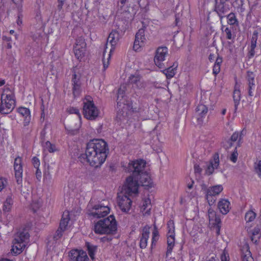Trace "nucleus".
Listing matches in <instances>:
<instances>
[{
  "instance_id": "obj_1",
  "label": "nucleus",
  "mask_w": 261,
  "mask_h": 261,
  "mask_svg": "<svg viewBox=\"0 0 261 261\" xmlns=\"http://www.w3.org/2000/svg\"><path fill=\"white\" fill-rule=\"evenodd\" d=\"M108 152L107 143L103 140L93 139L87 144L85 155L89 164L97 168L105 162Z\"/></svg>"
},
{
  "instance_id": "obj_2",
  "label": "nucleus",
  "mask_w": 261,
  "mask_h": 261,
  "mask_svg": "<svg viewBox=\"0 0 261 261\" xmlns=\"http://www.w3.org/2000/svg\"><path fill=\"white\" fill-rule=\"evenodd\" d=\"M117 222L113 215L99 220L94 227V231L97 234H112L117 230Z\"/></svg>"
},
{
  "instance_id": "obj_3",
  "label": "nucleus",
  "mask_w": 261,
  "mask_h": 261,
  "mask_svg": "<svg viewBox=\"0 0 261 261\" xmlns=\"http://www.w3.org/2000/svg\"><path fill=\"white\" fill-rule=\"evenodd\" d=\"M14 95L9 88L5 89L1 95V102L0 105V113L9 114L15 107Z\"/></svg>"
},
{
  "instance_id": "obj_4",
  "label": "nucleus",
  "mask_w": 261,
  "mask_h": 261,
  "mask_svg": "<svg viewBox=\"0 0 261 261\" xmlns=\"http://www.w3.org/2000/svg\"><path fill=\"white\" fill-rule=\"evenodd\" d=\"M139 178L137 176L130 175L126 179L121 192L127 193L128 195H136L138 193Z\"/></svg>"
},
{
  "instance_id": "obj_5",
  "label": "nucleus",
  "mask_w": 261,
  "mask_h": 261,
  "mask_svg": "<svg viewBox=\"0 0 261 261\" xmlns=\"http://www.w3.org/2000/svg\"><path fill=\"white\" fill-rule=\"evenodd\" d=\"M99 111L92 101L88 100L84 102L83 114L89 120H94L98 115Z\"/></svg>"
},
{
  "instance_id": "obj_6",
  "label": "nucleus",
  "mask_w": 261,
  "mask_h": 261,
  "mask_svg": "<svg viewBox=\"0 0 261 261\" xmlns=\"http://www.w3.org/2000/svg\"><path fill=\"white\" fill-rule=\"evenodd\" d=\"M132 196L121 191L118 193L117 203L122 212L127 213L130 209L132 201L130 197Z\"/></svg>"
},
{
  "instance_id": "obj_7",
  "label": "nucleus",
  "mask_w": 261,
  "mask_h": 261,
  "mask_svg": "<svg viewBox=\"0 0 261 261\" xmlns=\"http://www.w3.org/2000/svg\"><path fill=\"white\" fill-rule=\"evenodd\" d=\"M168 56V49L166 46L159 47L156 51L154 57V62L156 66L160 68L165 66L164 62Z\"/></svg>"
},
{
  "instance_id": "obj_8",
  "label": "nucleus",
  "mask_w": 261,
  "mask_h": 261,
  "mask_svg": "<svg viewBox=\"0 0 261 261\" xmlns=\"http://www.w3.org/2000/svg\"><path fill=\"white\" fill-rule=\"evenodd\" d=\"M146 162L143 160L132 161L128 164V168L132 175L138 177V175L144 172Z\"/></svg>"
},
{
  "instance_id": "obj_9",
  "label": "nucleus",
  "mask_w": 261,
  "mask_h": 261,
  "mask_svg": "<svg viewBox=\"0 0 261 261\" xmlns=\"http://www.w3.org/2000/svg\"><path fill=\"white\" fill-rule=\"evenodd\" d=\"M109 213L110 208L108 206L96 205L90 210L89 215L94 218H100L105 217Z\"/></svg>"
},
{
  "instance_id": "obj_10",
  "label": "nucleus",
  "mask_w": 261,
  "mask_h": 261,
  "mask_svg": "<svg viewBox=\"0 0 261 261\" xmlns=\"http://www.w3.org/2000/svg\"><path fill=\"white\" fill-rule=\"evenodd\" d=\"M15 177L18 185L21 187L22 182V164L21 158L18 156L15 158L14 163Z\"/></svg>"
},
{
  "instance_id": "obj_11",
  "label": "nucleus",
  "mask_w": 261,
  "mask_h": 261,
  "mask_svg": "<svg viewBox=\"0 0 261 261\" xmlns=\"http://www.w3.org/2000/svg\"><path fill=\"white\" fill-rule=\"evenodd\" d=\"M223 189L222 186L218 185L210 187L206 190V198L210 205L213 204L215 201L213 197L219 195Z\"/></svg>"
},
{
  "instance_id": "obj_12",
  "label": "nucleus",
  "mask_w": 261,
  "mask_h": 261,
  "mask_svg": "<svg viewBox=\"0 0 261 261\" xmlns=\"http://www.w3.org/2000/svg\"><path fill=\"white\" fill-rule=\"evenodd\" d=\"M128 84L132 85L133 87L138 89H144L146 87V83L143 81L141 77L138 74H132L128 79Z\"/></svg>"
},
{
  "instance_id": "obj_13",
  "label": "nucleus",
  "mask_w": 261,
  "mask_h": 261,
  "mask_svg": "<svg viewBox=\"0 0 261 261\" xmlns=\"http://www.w3.org/2000/svg\"><path fill=\"white\" fill-rule=\"evenodd\" d=\"M145 41L144 30L142 29H140L136 34L133 46L134 50L136 51L139 50L142 46H144Z\"/></svg>"
},
{
  "instance_id": "obj_14",
  "label": "nucleus",
  "mask_w": 261,
  "mask_h": 261,
  "mask_svg": "<svg viewBox=\"0 0 261 261\" xmlns=\"http://www.w3.org/2000/svg\"><path fill=\"white\" fill-rule=\"evenodd\" d=\"M72 93L75 97L80 96L81 92V75L74 72L72 78Z\"/></svg>"
},
{
  "instance_id": "obj_15",
  "label": "nucleus",
  "mask_w": 261,
  "mask_h": 261,
  "mask_svg": "<svg viewBox=\"0 0 261 261\" xmlns=\"http://www.w3.org/2000/svg\"><path fill=\"white\" fill-rule=\"evenodd\" d=\"M27 245V244L25 242H23L20 237L16 235L11 251L15 254H19L25 248Z\"/></svg>"
},
{
  "instance_id": "obj_16",
  "label": "nucleus",
  "mask_w": 261,
  "mask_h": 261,
  "mask_svg": "<svg viewBox=\"0 0 261 261\" xmlns=\"http://www.w3.org/2000/svg\"><path fill=\"white\" fill-rule=\"evenodd\" d=\"M216 4L215 7V11L219 16L221 21L223 18L226 16V14L229 11V6L228 4L219 3L217 4V0H215Z\"/></svg>"
},
{
  "instance_id": "obj_17",
  "label": "nucleus",
  "mask_w": 261,
  "mask_h": 261,
  "mask_svg": "<svg viewBox=\"0 0 261 261\" xmlns=\"http://www.w3.org/2000/svg\"><path fill=\"white\" fill-rule=\"evenodd\" d=\"M69 256L70 261H87L88 257L85 253H80L77 250H72L70 251Z\"/></svg>"
},
{
  "instance_id": "obj_18",
  "label": "nucleus",
  "mask_w": 261,
  "mask_h": 261,
  "mask_svg": "<svg viewBox=\"0 0 261 261\" xmlns=\"http://www.w3.org/2000/svg\"><path fill=\"white\" fill-rule=\"evenodd\" d=\"M207 111V108L203 104H200L197 106L196 108V116L199 124L203 122L202 118L206 116Z\"/></svg>"
},
{
  "instance_id": "obj_19",
  "label": "nucleus",
  "mask_w": 261,
  "mask_h": 261,
  "mask_svg": "<svg viewBox=\"0 0 261 261\" xmlns=\"http://www.w3.org/2000/svg\"><path fill=\"white\" fill-rule=\"evenodd\" d=\"M219 165V157L217 153L213 155V159L211 161L206 169V173L208 175L212 174L215 169H217Z\"/></svg>"
},
{
  "instance_id": "obj_20",
  "label": "nucleus",
  "mask_w": 261,
  "mask_h": 261,
  "mask_svg": "<svg viewBox=\"0 0 261 261\" xmlns=\"http://www.w3.org/2000/svg\"><path fill=\"white\" fill-rule=\"evenodd\" d=\"M120 38V35L119 32L116 30H113L109 34L108 38L107 44L109 42L112 46L110 52L112 49H114L115 45L119 42Z\"/></svg>"
},
{
  "instance_id": "obj_21",
  "label": "nucleus",
  "mask_w": 261,
  "mask_h": 261,
  "mask_svg": "<svg viewBox=\"0 0 261 261\" xmlns=\"http://www.w3.org/2000/svg\"><path fill=\"white\" fill-rule=\"evenodd\" d=\"M218 207L221 213L226 215L230 210V203L226 199H221L218 202Z\"/></svg>"
},
{
  "instance_id": "obj_22",
  "label": "nucleus",
  "mask_w": 261,
  "mask_h": 261,
  "mask_svg": "<svg viewBox=\"0 0 261 261\" xmlns=\"http://www.w3.org/2000/svg\"><path fill=\"white\" fill-rule=\"evenodd\" d=\"M150 227L148 226H145L142 231V237L140 242V247L142 249L145 248L147 245V241L149 238Z\"/></svg>"
},
{
  "instance_id": "obj_23",
  "label": "nucleus",
  "mask_w": 261,
  "mask_h": 261,
  "mask_svg": "<svg viewBox=\"0 0 261 261\" xmlns=\"http://www.w3.org/2000/svg\"><path fill=\"white\" fill-rule=\"evenodd\" d=\"M254 76L253 72H248L247 79L248 81V95L250 96L253 95V91L255 87V84L254 83Z\"/></svg>"
},
{
  "instance_id": "obj_24",
  "label": "nucleus",
  "mask_w": 261,
  "mask_h": 261,
  "mask_svg": "<svg viewBox=\"0 0 261 261\" xmlns=\"http://www.w3.org/2000/svg\"><path fill=\"white\" fill-rule=\"evenodd\" d=\"M18 112L24 117V126L29 124L31 121V115L30 110L27 108L21 107L18 109Z\"/></svg>"
},
{
  "instance_id": "obj_25",
  "label": "nucleus",
  "mask_w": 261,
  "mask_h": 261,
  "mask_svg": "<svg viewBox=\"0 0 261 261\" xmlns=\"http://www.w3.org/2000/svg\"><path fill=\"white\" fill-rule=\"evenodd\" d=\"M69 221V212L68 211L64 212L60 221L59 227H60L61 229H63V230L65 231L68 229V224Z\"/></svg>"
},
{
  "instance_id": "obj_26",
  "label": "nucleus",
  "mask_w": 261,
  "mask_h": 261,
  "mask_svg": "<svg viewBox=\"0 0 261 261\" xmlns=\"http://www.w3.org/2000/svg\"><path fill=\"white\" fill-rule=\"evenodd\" d=\"M138 178L142 186H149L152 183L150 177L146 172L139 175Z\"/></svg>"
},
{
  "instance_id": "obj_27",
  "label": "nucleus",
  "mask_w": 261,
  "mask_h": 261,
  "mask_svg": "<svg viewBox=\"0 0 261 261\" xmlns=\"http://www.w3.org/2000/svg\"><path fill=\"white\" fill-rule=\"evenodd\" d=\"M177 67V64L174 63L172 66L162 70V72L165 74L167 79H170L175 75Z\"/></svg>"
},
{
  "instance_id": "obj_28",
  "label": "nucleus",
  "mask_w": 261,
  "mask_h": 261,
  "mask_svg": "<svg viewBox=\"0 0 261 261\" xmlns=\"http://www.w3.org/2000/svg\"><path fill=\"white\" fill-rule=\"evenodd\" d=\"M258 33L256 31L253 32L251 40L250 49L249 52V58L254 56L255 54L254 49L256 46V41L257 40Z\"/></svg>"
},
{
  "instance_id": "obj_29",
  "label": "nucleus",
  "mask_w": 261,
  "mask_h": 261,
  "mask_svg": "<svg viewBox=\"0 0 261 261\" xmlns=\"http://www.w3.org/2000/svg\"><path fill=\"white\" fill-rule=\"evenodd\" d=\"M126 90V85L123 84L120 85L118 90V94H117V105H121V103L124 104V101H121L125 97V92Z\"/></svg>"
},
{
  "instance_id": "obj_30",
  "label": "nucleus",
  "mask_w": 261,
  "mask_h": 261,
  "mask_svg": "<svg viewBox=\"0 0 261 261\" xmlns=\"http://www.w3.org/2000/svg\"><path fill=\"white\" fill-rule=\"evenodd\" d=\"M208 217L210 222L213 224H219L221 222V220L217 216L216 212L211 208L208 211Z\"/></svg>"
},
{
  "instance_id": "obj_31",
  "label": "nucleus",
  "mask_w": 261,
  "mask_h": 261,
  "mask_svg": "<svg viewBox=\"0 0 261 261\" xmlns=\"http://www.w3.org/2000/svg\"><path fill=\"white\" fill-rule=\"evenodd\" d=\"M242 261H253L248 245L244 246L242 250Z\"/></svg>"
},
{
  "instance_id": "obj_32",
  "label": "nucleus",
  "mask_w": 261,
  "mask_h": 261,
  "mask_svg": "<svg viewBox=\"0 0 261 261\" xmlns=\"http://www.w3.org/2000/svg\"><path fill=\"white\" fill-rule=\"evenodd\" d=\"M175 242V234L171 235L167 234V255L170 254L172 252V249L174 246Z\"/></svg>"
},
{
  "instance_id": "obj_33",
  "label": "nucleus",
  "mask_w": 261,
  "mask_h": 261,
  "mask_svg": "<svg viewBox=\"0 0 261 261\" xmlns=\"http://www.w3.org/2000/svg\"><path fill=\"white\" fill-rule=\"evenodd\" d=\"M260 237V230L258 227H255L251 232V239L255 244L257 243Z\"/></svg>"
},
{
  "instance_id": "obj_34",
  "label": "nucleus",
  "mask_w": 261,
  "mask_h": 261,
  "mask_svg": "<svg viewBox=\"0 0 261 261\" xmlns=\"http://www.w3.org/2000/svg\"><path fill=\"white\" fill-rule=\"evenodd\" d=\"M222 58L220 57L218 55L216 59V61L213 67V73L215 75L218 74L220 71V67L222 63Z\"/></svg>"
},
{
  "instance_id": "obj_35",
  "label": "nucleus",
  "mask_w": 261,
  "mask_h": 261,
  "mask_svg": "<svg viewBox=\"0 0 261 261\" xmlns=\"http://www.w3.org/2000/svg\"><path fill=\"white\" fill-rule=\"evenodd\" d=\"M43 149L45 151H47L50 153L55 152L58 150L55 144H51L49 141H46L43 145Z\"/></svg>"
},
{
  "instance_id": "obj_36",
  "label": "nucleus",
  "mask_w": 261,
  "mask_h": 261,
  "mask_svg": "<svg viewBox=\"0 0 261 261\" xmlns=\"http://www.w3.org/2000/svg\"><path fill=\"white\" fill-rule=\"evenodd\" d=\"M13 203V201L11 196H8L4 203L3 211L7 212H9L12 208Z\"/></svg>"
},
{
  "instance_id": "obj_37",
  "label": "nucleus",
  "mask_w": 261,
  "mask_h": 261,
  "mask_svg": "<svg viewBox=\"0 0 261 261\" xmlns=\"http://www.w3.org/2000/svg\"><path fill=\"white\" fill-rule=\"evenodd\" d=\"M150 204H151V202H150V199H145L144 200L141 208L143 211H145V210H146V211L144 212L145 214H150V211L151 210V205Z\"/></svg>"
},
{
  "instance_id": "obj_38",
  "label": "nucleus",
  "mask_w": 261,
  "mask_h": 261,
  "mask_svg": "<svg viewBox=\"0 0 261 261\" xmlns=\"http://www.w3.org/2000/svg\"><path fill=\"white\" fill-rule=\"evenodd\" d=\"M85 48L74 47V52L76 58L78 60H81L84 56Z\"/></svg>"
},
{
  "instance_id": "obj_39",
  "label": "nucleus",
  "mask_w": 261,
  "mask_h": 261,
  "mask_svg": "<svg viewBox=\"0 0 261 261\" xmlns=\"http://www.w3.org/2000/svg\"><path fill=\"white\" fill-rule=\"evenodd\" d=\"M42 204V201L41 199L34 200L31 205V207L34 212H36L41 206Z\"/></svg>"
},
{
  "instance_id": "obj_40",
  "label": "nucleus",
  "mask_w": 261,
  "mask_h": 261,
  "mask_svg": "<svg viewBox=\"0 0 261 261\" xmlns=\"http://www.w3.org/2000/svg\"><path fill=\"white\" fill-rule=\"evenodd\" d=\"M233 97L234 102L235 109L236 110L241 99V92L239 90L236 89L234 90Z\"/></svg>"
},
{
  "instance_id": "obj_41",
  "label": "nucleus",
  "mask_w": 261,
  "mask_h": 261,
  "mask_svg": "<svg viewBox=\"0 0 261 261\" xmlns=\"http://www.w3.org/2000/svg\"><path fill=\"white\" fill-rule=\"evenodd\" d=\"M111 58L110 52L107 54H106V51L103 52V70H105L109 66V61Z\"/></svg>"
},
{
  "instance_id": "obj_42",
  "label": "nucleus",
  "mask_w": 261,
  "mask_h": 261,
  "mask_svg": "<svg viewBox=\"0 0 261 261\" xmlns=\"http://www.w3.org/2000/svg\"><path fill=\"white\" fill-rule=\"evenodd\" d=\"M256 214L252 211H248L245 216V219L247 222H252L256 217Z\"/></svg>"
},
{
  "instance_id": "obj_43",
  "label": "nucleus",
  "mask_w": 261,
  "mask_h": 261,
  "mask_svg": "<svg viewBox=\"0 0 261 261\" xmlns=\"http://www.w3.org/2000/svg\"><path fill=\"white\" fill-rule=\"evenodd\" d=\"M86 246L88 251V254L91 259L94 258L95 252L96 249V246L91 245L89 243H86Z\"/></svg>"
},
{
  "instance_id": "obj_44",
  "label": "nucleus",
  "mask_w": 261,
  "mask_h": 261,
  "mask_svg": "<svg viewBox=\"0 0 261 261\" xmlns=\"http://www.w3.org/2000/svg\"><path fill=\"white\" fill-rule=\"evenodd\" d=\"M228 19V23L230 25H234L238 22L237 19L233 13H230L226 15Z\"/></svg>"
},
{
  "instance_id": "obj_45",
  "label": "nucleus",
  "mask_w": 261,
  "mask_h": 261,
  "mask_svg": "<svg viewBox=\"0 0 261 261\" xmlns=\"http://www.w3.org/2000/svg\"><path fill=\"white\" fill-rule=\"evenodd\" d=\"M168 233L167 234L174 235V224L172 220H170L167 223Z\"/></svg>"
},
{
  "instance_id": "obj_46",
  "label": "nucleus",
  "mask_w": 261,
  "mask_h": 261,
  "mask_svg": "<svg viewBox=\"0 0 261 261\" xmlns=\"http://www.w3.org/2000/svg\"><path fill=\"white\" fill-rule=\"evenodd\" d=\"M16 236L18 237H20L21 239V240H22L23 242H25L27 244L28 243L30 236L28 232L22 231L20 232H18L17 233Z\"/></svg>"
},
{
  "instance_id": "obj_47",
  "label": "nucleus",
  "mask_w": 261,
  "mask_h": 261,
  "mask_svg": "<svg viewBox=\"0 0 261 261\" xmlns=\"http://www.w3.org/2000/svg\"><path fill=\"white\" fill-rule=\"evenodd\" d=\"M86 44L83 38H79L76 40L74 47H79L80 48H86Z\"/></svg>"
},
{
  "instance_id": "obj_48",
  "label": "nucleus",
  "mask_w": 261,
  "mask_h": 261,
  "mask_svg": "<svg viewBox=\"0 0 261 261\" xmlns=\"http://www.w3.org/2000/svg\"><path fill=\"white\" fill-rule=\"evenodd\" d=\"M67 112L69 114H76L77 116V118H78L79 121L81 120V114L80 113L79 110L77 109L73 108V107H70V108H68L67 109Z\"/></svg>"
},
{
  "instance_id": "obj_49",
  "label": "nucleus",
  "mask_w": 261,
  "mask_h": 261,
  "mask_svg": "<svg viewBox=\"0 0 261 261\" xmlns=\"http://www.w3.org/2000/svg\"><path fill=\"white\" fill-rule=\"evenodd\" d=\"M65 230L59 227L54 236V239L56 241L58 240L63 235V233Z\"/></svg>"
},
{
  "instance_id": "obj_50",
  "label": "nucleus",
  "mask_w": 261,
  "mask_h": 261,
  "mask_svg": "<svg viewBox=\"0 0 261 261\" xmlns=\"http://www.w3.org/2000/svg\"><path fill=\"white\" fill-rule=\"evenodd\" d=\"M159 238V232L157 230L156 227L155 225L154 226V230L152 232V245L154 243H155Z\"/></svg>"
},
{
  "instance_id": "obj_51",
  "label": "nucleus",
  "mask_w": 261,
  "mask_h": 261,
  "mask_svg": "<svg viewBox=\"0 0 261 261\" xmlns=\"http://www.w3.org/2000/svg\"><path fill=\"white\" fill-rule=\"evenodd\" d=\"M254 169L256 173L259 176H261V160L257 161L254 164Z\"/></svg>"
},
{
  "instance_id": "obj_52",
  "label": "nucleus",
  "mask_w": 261,
  "mask_h": 261,
  "mask_svg": "<svg viewBox=\"0 0 261 261\" xmlns=\"http://www.w3.org/2000/svg\"><path fill=\"white\" fill-rule=\"evenodd\" d=\"M238 153L237 151V147L235 148L234 151L231 153L230 156V160L233 163H236L237 161Z\"/></svg>"
},
{
  "instance_id": "obj_53",
  "label": "nucleus",
  "mask_w": 261,
  "mask_h": 261,
  "mask_svg": "<svg viewBox=\"0 0 261 261\" xmlns=\"http://www.w3.org/2000/svg\"><path fill=\"white\" fill-rule=\"evenodd\" d=\"M224 32L226 35L227 39L231 40L232 39V34L231 30L228 28H226Z\"/></svg>"
},
{
  "instance_id": "obj_54",
  "label": "nucleus",
  "mask_w": 261,
  "mask_h": 261,
  "mask_svg": "<svg viewBox=\"0 0 261 261\" xmlns=\"http://www.w3.org/2000/svg\"><path fill=\"white\" fill-rule=\"evenodd\" d=\"M221 261H228V254L224 251L221 256Z\"/></svg>"
},
{
  "instance_id": "obj_55",
  "label": "nucleus",
  "mask_w": 261,
  "mask_h": 261,
  "mask_svg": "<svg viewBox=\"0 0 261 261\" xmlns=\"http://www.w3.org/2000/svg\"><path fill=\"white\" fill-rule=\"evenodd\" d=\"M33 163L35 168H39L40 162L38 158H37L36 157H34L33 158Z\"/></svg>"
},
{
  "instance_id": "obj_56",
  "label": "nucleus",
  "mask_w": 261,
  "mask_h": 261,
  "mask_svg": "<svg viewBox=\"0 0 261 261\" xmlns=\"http://www.w3.org/2000/svg\"><path fill=\"white\" fill-rule=\"evenodd\" d=\"M58 4L57 6V10L59 11H61L62 10L63 6L64 5V1L63 0H58Z\"/></svg>"
},
{
  "instance_id": "obj_57",
  "label": "nucleus",
  "mask_w": 261,
  "mask_h": 261,
  "mask_svg": "<svg viewBox=\"0 0 261 261\" xmlns=\"http://www.w3.org/2000/svg\"><path fill=\"white\" fill-rule=\"evenodd\" d=\"M6 180L3 178H0V191H1L5 187Z\"/></svg>"
},
{
  "instance_id": "obj_58",
  "label": "nucleus",
  "mask_w": 261,
  "mask_h": 261,
  "mask_svg": "<svg viewBox=\"0 0 261 261\" xmlns=\"http://www.w3.org/2000/svg\"><path fill=\"white\" fill-rule=\"evenodd\" d=\"M238 137H239L238 133L235 132L231 136L230 140L232 142H235L237 140Z\"/></svg>"
},
{
  "instance_id": "obj_59",
  "label": "nucleus",
  "mask_w": 261,
  "mask_h": 261,
  "mask_svg": "<svg viewBox=\"0 0 261 261\" xmlns=\"http://www.w3.org/2000/svg\"><path fill=\"white\" fill-rule=\"evenodd\" d=\"M194 171L196 173H200L201 172V169L198 165L196 164L194 165Z\"/></svg>"
},
{
  "instance_id": "obj_60",
  "label": "nucleus",
  "mask_w": 261,
  "mask_h": 261,
  "mask_svg": "<svg viewBox=\"0 0 261 261\" xmlns=\"http://www.w3.org/2000/svg\"><path fill=\"white\" fill-rule=\"evenodd\" d=\"M215 58L216 59V56L214 54H211L209 55L208 59L211 62H212L215 60Z\"/></svg>"
},
{
  "instance_id": "obj_61",
  "label": "nucleus",
  "mask_w": 261,
  "mask_h": 261,
  "mask_svg": "<svg viewBox=\"0 0 261 261\" xmlns=\"http://www.w3.org/2000/svg\"><path fill=\"white\" fill-rule=\"evenodd\" d=\"M36 176L38 178H40L41 176V172L40 171L38 168H36Z\"/></svg>"
},
{
  "instance_id": "obj_62",
  "label": "nucleus",
  "mask_w": 261,
  "mask_h": 261,
  "mask_svg": "<svg viewBox=\"0 0 261 261\" xmlns=\"http://www.w3.org/2000/svg\"><path fill=\"white\" fill-rule=\"evenodd\" d=\"M23 0H13V2L17 5H20Z\"/></svg>"
},
{
  "instance_id": "obj_63",
  "label": "nucleus",
  "mask_w": 261,
  "mask_h": 261,
  "mask_svg": "<svg viewBox=\"0 0 261 261\" xmlns=\"http://www.w3.org/2000/svg\"><path fill=\"white\" fill-rule=\"evenodd\" d=\"M3 40L6 41L7 42H10V41H11V38L10 37L4 36Z\"/></svg>"
},
{
  "instance_id": "obj_64",
  "label": "nucleus",
  "mask_w": 261,
  "mask_h": 261,
  "mask_svg": "<svg viewBox=\"0 0 261 261\" xmlns=\"http://www.w3.org/2000/svg\"><path fill=\"white\" fill-rule=\"evenodd\" d=\"M80 126V124H79V126L76 128H70V130L72 132H73V134H74L75 133L77 132Z\"/></svg>"
}]
</instances>
